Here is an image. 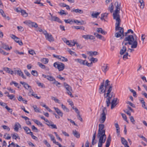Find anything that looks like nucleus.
I'll return each mask as SVG.
<instances>
[{"mask_svg":"<svg viewBox=\"0 0 147 147\" xmlns=\"http://www.w3.org/2000/svg\"><path fill=\"white\" fill-rule=\"evenodd\" d=\"M43 142L44 144L48 147H50L51 145L46 140H44Z\"/></svg>","mask_w":147,"mask_h":147,"instance_id":"13d9d810","label":"nucleus"},{"mask_svg":"<svg viewBox=\"0 0 147 147\" xmlns=\"http://www.w3.org/2000/svg\"><path fill=\"white\" fill-rule=\"evenodd\" d=\"M139 100L142 104V107L145 109H147V108L146 107L145 103L143 98L139 97Z\"/></svg>","mask_w":147,"mask_h":147,"instance_id":"aec40b11","label":"nucleus"},{"mask_svg":"<svg viewBox=\"0 0 147 147\" xmlns=\"http://www.w3.org/2000/svg\"><path fill=\"white\" fill-rule=\"evenodd\" d=\"M33 107L35 112H40V110L39 108L37 107L36 105H34L33 106Z\"/></svg>","mask_w":147,"mask_h":147,"instance_id":"ea45409f","label":"nucleus"},{"mask_svg":"<svg viewBox=\"0 0 147 147\" xmlns=\"http://www.w3.org/2000/svg\"><path fill=\"white\" fill-rule=\"evenodd\" d=\"M96 132H95L94 133V134L93 135L92 139V144L93 145H94L96 143V142H94V141L95 139V137H96Z\"/></svg>","mask_w":147,"mask_h":147,"instance_id":"79ce46f5","label":"nucleus"},{"mask_svg":"<svg viewBox=\"0 0 147 147\" xmlns=\"http://www.w3.org/2000/svg\"><path fill=\"white\" fill-rule=\"evenodd\" d=\"M50 127L52 129H57L56 125L55 124H54L53 123L50 125Z\"/></svg>","mask_w":147,"mask_h":147,"instance_id":"680f3d73","label":"nucleus"},{"mask_svg":"<svg viewBox=\"0 0 147 147\" xmlns=\"http://www.w3.org/2000/svg\"><path fill=\"white\" fill-rule=\"evenodd\" d=\"M115 24L116 30H119V32H116L115 34V36L117 38H119L121 35L123 36V28L120 27L121 21H116Z\"/></svg>","mask_w":147,"mask_h":147,"instance_id":"39448f33","label":"nucleus"},{"mask_svg":"<svg viewBox=\"0 0 147 147\" xmlns=\"http://www.w3.org/2000/svg\"><path fill=\"white\" fill-rule=\"evenodd\" d=\"M23 128L27 134H30V135L32 133L30 129L27 127H23Z\"/></svg>","mask_w":147,"mask_h":147,"instance_id":"393cba45","label":"nucleus"},{"mask_svg":"<svg viewBox=\"0 0 147 147\" xmlns=\"http://www.w3.org/2000/svg\"><path fill=\"white\" fill-rule=\"evenodd\" d=\"M49 19L51 21H56L59 23H62V22L58 17L53 15H51V17H49Z\"/></svg>","mask_w":147,"mask_h":147,"instance_id":"f8f14e48","label":"nucleus"},{"mask_svg":"<svg viewBox=\"0 0 147 147\" xmlns=\"http://www.w3.org/2000/svg\"><path fill=\"white\" fill-rule=\"evenodd\" d=\"M97 32L98 33H101L104 35L107 33L106 32L103 31L101 28H98L97 30Z\"/></svg>","mask_w":147,"mask_h":147,"instance_id":"cd10ccee","label":"nucleus"},{"mask_svg":"<svg viewBox=\"0 0 147 147\" xmlns=\"http://www.w3.org/2000/svg\"><path fill=\"white\" fill-rule=\"evenodd\" d=\"M54 109L59 116H61V117L63 116V113L58 108L55 107H54Z\"/></svg>","mask_w":147,"mask_h":147,"instance_id":"f3484780","label":"nucleus"},{"mask_svg":"<svg viewBox=\"0 0 147 147\" xmlns=\"http://www.w3.org/2000/svg\"><path fill=\"white\" fill-rule=\"evenodd\" d=\"M22 15L25 17H27L28 16V13H26L25 11L22 9L21 11Z\"/></svg>","mask_w":147,"mask_h":147,"instance_id":"473e14b6","label":"nucleus"},{"mask_svg":"<svg viewBox=\"0 0 147 147\" xmlns=\"http://www.w3.org/2000/svg\"><path fill=\"white\" fill-rule=\"evenodd\" d=\"M20 83L23 85V86L25 89L28 90L31 87L29 86L27 83L24 82H20Z\"/></svg>","mask_w":147,"mask_h":147,"instance_id":"6ab92c4d","label":"nucleus"},{"mask_svg":"<svg viewBox=\"0 0 147 147\" xmlns=\"http://www.w3.org/2000/svg\"><path fill=\"white\" fill-rule=\"evenodd\" d=\"M18 100L20 101H22V102L25 103H26L27 101L24 98H23L21 96H19L18 98Z\"/></svg>","mask_w":147,"mask_h":147,"instance_id":"58836bf2","label":"nucleus"},{"mask_svg":"<svg viewBox=\"0 0 147 147\" xmlns=\"http://www.w3.org/2000/svg\"><path fill=\"white\" fill-rule=\"evenodd\" d=\"M72 12H75L76 13H78L80 14H82L84 13L83 10L79 9H73L71 11Z\"/></svg>","mask_w":147,"mask_h":147,"instance_id":"4468645a","label":"nucleus"},{"mask_svg":"<svg viewBox=\"0 0 147 147\" xmlns=\"http://www.w3.org/2000/svg\"><path fill=\"white\" fill-rule=\"evenodd\" d=\"M139 2L140 4V7L141 9H143L144 7V4L143 3V0H141V1H139Z\"/></svg>","mask_w":147,"mask_h":147,"instance_id":"603ef678","label":"nucleus"},{"mask_svg":"<svg viewBox=\"0 0 147 147\" xmlns=\"http://www.w3.org/2000/svg\"><path fill=\"white\" fill-rule=\"evenodd\" d=\"M126 50V48L125 46H123L122 49H121L120 51V53L121 55H123L125 52Z\"/></svg>","mask_w":147,"mask_h":147,"instance_id":"c9c22d12","label":"nucleus"},{"mask_svg":"<svg viewBox=\"0 0 147 147\" xmlns=\"http://www.w3.org/2000/svg\"><path fill=\"white\" fill-rule=\"evenodd\" d=\"M102 71L105 74L106 71L109 69V67L107 64H104L102 67Z\"/></svg>","mask_w":147,"mask_h":147,"instance_id":"a211bd4d","label":"nucleus"},{"mask_svg":"<svg viewBox=\"0 0 147 147\" xmlns=\"http://www.w3.org/2000/svg\"><path fill=\"white\" fill-rule=\"evenodd\" d=\"M2 127L4 129H7L8 131H9L10 130V128L7 126L3 125L2 126Z\"/></svg>","mask_w":147,"mask_h":147,"instance_id":"e2e57ef3","label":"nucleus"},{"mask_svg":"<svg viewBox=\"0 0 147 147\" xmlns=\"http://www.w3.org/2000/svg\"><path fill=\"white\" fill-rule=\"evenodd\" d=\"M13 84H14L15 86L16 87H17L18 88H19V87L18 86V84L16 82H15L14 81H12L10 83V84L11 85H12Z\"/></svg>","mask_w":147,"mask_h":147,"instance_id":"6e6d98bb","label":"nucleus"},{"mask_svg":"<svg viewBox=\"0 0 147 147\" xmlns=\"http://www.w3.org/2000/svg\"><path fill=\"white\" fill-rule=\"evenodd\" d=\"M5 109L8 111L9 112L11 113L13 110L9 107L7 105L5 107Z\"/></svg>","mask_w":147,"mask_h":147,"instance_id":"4d7b16f0","label":"nucleus"},{"mask_svg":"<svg viewBox=\"0 0 147 147\" xmlns=\"http://www.w3.org/2000/svg\"><path fill=\"white\" fill-rule=\"evenodd\" d=\"M10 36L12 39H14L15 42L18 43L20 45H23V44L22 41L21 40L20 41L19 38L16 37L15 35L11 34H10Z\"/></svg>","mask_w":147,"mask_h":147,"instance_id":"1a4fd4ad","label":"nucleus"},{"mask_svg":"<svg viewBox=\"0 0 147 147\" xmlns=\"http://www.w3.org/2000/svg\"><path fill=\"white\" fill-rule=\"evenodd\" d=\"M12 138L13 139L15 140H16L17 139H20V137L18 136V135L17 134H13L12 136Z\"/></svg>","mask_w":147,"mask_h":147,"instance_id":"49530a36","label":"nucleus"},{"mask_svg":"<svg viewBox=\"0 0 147 147\" xmlns=\"http://www.w3.org/2000/svg\"><path fill=\"white\" fill-rule=\"evenodd\" d=\"M48 135L50 137L51 140L53 141V142H55V138L53 135L51 134H48Z\"/></svg>","mask_w":147,"mask_h":147,"instance_id":"c03bdc74","label":"nucleus"},{"mask_svg":"<svg viewBox=\"0 0 147 147\" xmlns=\"http://www.w3.org/2000/svg\"><path fill=\"white\" fill-rule=\"evenodd\" d=\"M75 60L76 61L79 63L81 64L85 65V62L86 61L85 60H83L81 59H76Z\"/></svg>","mask_w":147,"mask_h":147,"instance_id":"b1692460","label":"nucleus"},{"mask_svg":"<svg viewBox=\"0 0 147 147\" xmlns=\"http://www.w3.org/2000/svg\"><path fill=\"white\" fill-rule=\"evenodd\" d=\"M106 140H99L98 143V147H102V144L104 143Z\"/></svg>","mask_w":147,"mask_h":147,"instance_id":"f704fd0d","label":"nucleus"},{"mask_svg":"<svg viewBox=\"0 0 147 147\" xmlns=\"http://www.w3.org/2000/svg\"><path fill=\"white\" fill-rule=\"evenodd\" d=\"M38 64L39 66L43 69H45L46 70L49 71V69L48 67H46L45 65H43L40 62H38Z\"/></svg>","mask_w":147,"mask_h":147,"instance_id":"4be33fe9","label":"nucleus"},{"mask_svg":"<svg viewBox=\"0 0 147 147\" xmlns=\"http://www.w3.org/2000/svg\"><path fill=\"white\" fill-rule=\"evenodd\" d=\"M115 126L116 129L117 133L118 134V135L120 134V128L118 124L117 123L115 124Z\"/></svg>","mask_w":147,"mask_h":147,"instance_id":"7c9ffc66","label":"nucleus"},{"mask_svg":"<svg viewBox=\"0 0 147 147\" xmlns=\"http://www.w3.org/2000/svg\"><path fill=\"white\" fill-rule=\"evenodd\" d=\"M108 9L111 13L113 11V5L112 3L110 4L109 7Z\"/></svg>","mask_w":147,"mask_h":147,"instance_id":"37998d69","label":"nucleus"},{"mask_svg":"<svg viewBox=\"0 0 147 147\" xmlns=\"http://www.w3.org/2000/svg\"><path fill=\"white\" fill-rule=\"evenodd\" d=\"M17 74L20 76L22 77V78L24 79H26V77L25 76L23 73V72L21 71L20 69H19L17 70Z\"/></svg>","mask_w":147,"mask_h":147,"instance_id":"dca6fc26","label":"nucleus"},{"mask_svg":"<svg viewBox=\"0 0 147 147\" xmlns=\"http://www.w3.org/2000/svg\"><path fill=\"white\" fill-rule=\"evenodd\" d=\"M109 82L110 81L107 80L104 84V80L99 88L101 90L100 93L101 94L104 93V96L105 98H106V102L107 107H109L110 105L111 99L115 96L113 92H111L113 86L111 85H110L109 84Z\"/></svg>","mask_w":147,"mask_h":147,"instance_id":"f257e3e1","label":"nucleus"},{"mask_svg":"<svg viewBox=\"0 0 147 147\" xmlns=\"http://www.w3.org/2000/svg\"><path fill=\"white\" fill-rule=\"evenodd\" d=\"M121 142L124 145L125 147H129V146L127 142L123 138H121Z\"/></svg>","mask_w":147,"mask_h":147,"instance_id":"5701e85b","label":"nucleus"},{"mask_svg":"<svg viewBox=\"0 0 147 147\" xmlns=\"http://www.w3.org/2000/svg\"><path fill=\"white\" fill-rule=\"evenodd\" d=\"M61 107L63 109V110L67 112H68L69 111V109L67 108L65 106L63 105V104L61 105Z\"/></svg>","mask_w":147,"mask_h":147,"instance_id":"4c0bfd02","label":"nucleus"},{"mask_svg":"<svg viewBox=\"0 0 147 147\" xmlns=\"http://www.w3.org/2000/svg\"><path fill=\"white\" fill-rule=\"evenodd\" d=\"M32 22L30 20H28V21H26L24 22V23L28 25V26H30L31 23Z\"/></svg>","mask_w":147,"mask_h":147,"instance_id":"0e129e2a","label":"nucleus"},{"mask_svg":"<svg viewBox=\"0 0 147 147\" xmlns=\"http://www.w3.org/2000/svg\"><path fill=\"white\" fill-rule=\"evenodd\" d=\"M21 127V125L20 123L18 122H16L15 123L14 128V130L18 131V130L19 128Z\"/></svg>","mask_w":147,"mask_h":147,"instance_id":"412c9836","label":"nucleus"},{"mask_svg":"<svg viewBox=\"0 0 147 147\" xmlns=\"http://www.w3.org/2000/svg\"><path fill=\"white\" fill-rule=\"evenodd\" d=\"M24 72L26 75L28 77H30L31 76V74L26 69L24 70Z\"/></svg>","mask_w":147,"mask_h":147,"instance_id":"bf43d9fd","label":"nucleus"},{"mask_svg":"<svg viewBox=\"0 0 147 147\" xmlns=\"http://www.w3.org/2000/svg\"><path fill=\"white\" fill-rule=\"evenodd\" d=\"M53 57H55L56 58L60 59V60H61L62 57V56L61 55H56L55 54H53Z\"/></svg>","mask_w":147,"mask_h":147,"instance_id":"774afa93","label":"nucleus"},{"mask_svg":"<svg viewBox=\"0 0 147 147\" xmlns=\"http://www.w3.org/2000/svg\"><path fill=\"white\" fill-rule=\"evenodd\" d=\"M42 61L44 64H46L48 63L49 60L47 58H43L42 60Z\"/></svg>","mask_w":147,"mask_h":147,"instance_id":"3c124183","label":"nucleus"},{"mask_svg":"<svg viewBox=\"0 0 147 147\" xmlns=\"http://www.w3.org/2000/svg\"><path fill=\"white\" fill-rule=\"evenodd\" d=\"M3 70L6 71L7 73H10V71L11 70V69L8 68L7 67H4L3 69Z\"/></svg>","mask_w":147,"mask_h":147,"instance_id":"a18cd8bd","label":"nucleus"},{"mask_svg":"<svg viewBox=\"0 0 147 147\" xmlns=\"http://www.w3.org/2000/svg\"><path fill=\"white\" fill-rule=\"evenodd\" d=\"M1 48L7 51H8V50L9 49V47L8 45L4 43H3L2 44Z\"/></svg>","mask_w":147,"mask_h":147,"instance_id":"72a5a7b5","label":"nucleus"},{"mask_svg":"<svg viewBox=\"0 0 147 147\" xmlns=\"http://www.w3.org/2000/svg\"><path fill=\"white\" fill-rule=\"evenodd\" d=\"M98 54V52L96 51H89L88 52V54L90 56H92L93 55L96 56Z\"/></svg>","mask_w":147,"mask_h":147,"instance_id":"bb28decb","label":"nucleus"},{"mask_svg":"<svg viewBox=\"0 0 147 147\" xmlns=\"http://www.w3.org/2000/svg\"><path fill=\"white\" fill-rule=\"evenodd\" d=\"M73 134L74 136L76 137L77 138H78L80 137V134L76 130H73Z\"/></svg>","mask_w":147,"mask_h":147,"instance_id":"c85d7f7f","label":"nucleus"},{"mask_svg":"<svg viewBox=\"0 0 147 147\" xmlns=\"http://www.w3.org/2000/svg\"><path fill=\"white\" fill-rule=\"evenodd\" d=\"M45 38L49 42H52L54 41V39L52 35L49 33L45 36Z\"/></svg>","mask_w":147,"mask_h":147,"instance_id":"ddd939ff","label":"nucleus"},{"mask_svg":"<svg viewBox=\"0 0 147 147\" xmlns=\"http://www.w3.org/2000/svg\"><path fill=\"white\" fill-rule=\"evenodd\" d=\"M93 63L96 62L98 61V59L97 58L92 57L91 58L90 60Z\"/></svg>","mask_w":147,"mask_h":147,"instance_id":"052dcab7","label":"nucleus"},{"mask_svg":"<svg viewBox=\"0 0 147 147\" xmlns=\"http://www.w3.org/2000/svg\"><path fill=\"white\" fill-rule=\"evenodd\" d=\"M108 15V13H105L102 14L101 15L100 19L102 20H104L105 21V19L107 18Z\"/></svg>","mask_w":147,"mask_h":147,"instance_id":"a878e982","label":"nucleus"},{"mask_svg":"<svg viewBox=\"0 0 147 147\" xmlns=\"http://www.w3.org/2000/svg\"><path fill=\"white\" fill-rule=\"evenodd\" d=\"M122 44H124L125 45H127L128 44L131 45V47L132 48H136L138 45V42L136 39H135L132 35H129L126 37Z\"/></svg>","mask_w":147,"mask_h":147,"instance_id":"f03ea898","label":"nucleus"},{"mask_svg":"<svg viewBox=\"0 0 147 147\" xmlns=\"http://www.w3.org/2000/svg\"><path fill=\"white\" fill-rule=\"evenodd\" d=\"M97 137L99 140H106L107 137L105 134V130L104 129V125L99 124Z\"/></svg>","mask_w":147,"mask_h":147,"instance_id":"7ed1b4c3","label":"nucleus"},{"mask_svg":"<svg viewBox=\"0 0 147 147\" xmlns=\"http://www.w3.org/2000/svg\"><path fill=\"white\" fill-rule=\"evenodd\" d=\"M47 77V79L50 81H55V79L51 76L48 75V76Z\"/></svg>","mask_w":147,"mask_h":147,"instance_id":"e433bc0d","label":"nucleus"},{"mask_svg":"<svg viewBox=\"0 0 147 147\" xmlns=\"http://www.w3.org/2000/svg\"><path fill=\"white\" fill-rule=\"evenodd\" d=\"M100 12H98L95 13H93L92 15V16L93 18H97L98 16L100 14Z\"/></svg>","mask_w":147,"mask_h":147,"instance_id":"de8ad7c7","label":"nucleus"},{"mask_svg":"<svg viewBox=\"0 0 147 147\" xmlns=\"http://www.w3.org/2000/svg\"><path fill=\"white\" fill-rule=\"evenodd\" d=\"M54 66L59 71H61L63 70L65 68L64 64L59 62H56L53 64Z\"/></svg>","mask_w":147,"mask_h":147,"instance_id":"0eeeda50","label":"nucleus"},{"mask_svg":"<svg viewBox=\"0 0 147 147\" xmlns=\"http://www.w3.org/2000/svg\"><path fill=\"white\" fill-rule=\"evenodd\" d=\"M63 86L66 90L67 94L69 95L71 97H73L74 96L72 95L71 92L72 90L71 87L66 82L64 83Z\"/></svg>","mask_w":147,"mask_h":147,"instance_id":"6e6552de","label":"nucleus"},{"mask_svg":"<svg viewBox=\"0 0 147 147\" xmlns=\"http://www.w3.org/2000/svg\"><path fill=\"white\" fill-rule=\"evenodd\" d=\"M64 21L66 23H68L71 24H72L74 23V21L73 20H70V19L64 20Z\"/></svg>","mask_w":147,"mask_h":147,"instance_id":"2f4dec72","label":"nucleus"},{"mask_svg":"<svg viewBox=\"0 0 147 147\" xmlns=\"http://www.w3.org/2000/svg\"><path fill=\"white\" fill-rule=\"evenodd\" d=\"M31 73V74L34 76H37L38 75V73L36 71L32 70Z\"/></svg>","mask_w":147,"mask_h":147,"instance_id":"8fccbe9b","label":"nucleus"},{"mask_svg":"<svg viewBox=\"0 0 147 147\" xmlns=\"http://www.w3.org/2000/svg\"><path fill=\"white\" fill-rule=\"evenodd\" d=\"M30 26H31L32 27H34L35 28H37L38 27V25L35 22H32Z\"/></svg>","mask_w":147,"mask_h":147,"instance_id":"864d4df0","label":"nucleus"},{"mask_svg":"<svg viewBox=\"0 0 147 147\" xmlns=\"http://www.w3.org/2000/svg\"><path fill=\"white\" fill-rule=\"evenodd\" d=\"M54 133L55 134V135L57 139L59 140L60 141H61L62 140V139L59 137V135H58L57 132H54Z\"/></svg>","mask_w":147,"mask_h":147,"instance_id":"69168bd1","label":"nucleus"},{"mask_svg":"<svg viewBox=\"0 0 147 147\" xmlns=\"http://www.w3.org/2000/svg\"><path fill=\"white\" fill-rule=\"evenodd\" d=\"M116 10L113 14V19L115 20L116 21H121L119 15L120 6L119 4H118L117 2L115 3Z\"/></svg>","mask_w":147,"mask_h":147,"instance_id":"20e7f679","label":"nucleus"},{"mask_svg":"<svg viewBox=\"0 0 147 147\" xmlns=\"http://www.w3.org/2000/svg\"><path fill=\"white\" fill-rule=\"evenodd\" d=\"M102 110V112L100 115V121L101 123H104L105 120L107 110L105 107L103 108Z\"/></svg>","mask_w":147,"mask_h":147,"instance_id":"423d86ee","label":"nucleus"},{"mask_svg":"<svg viewBox=\"0 0 147 147\" xmlns=\"http://www.w3.org/2000/svg\"><path fill=\"white\" fill-rule=\"evenodd\" d=\"M0 13L2 15V16L4 18H6V15H5V13L4 11L3 10L1 9H0Z\"/></svg>","mask_w":147,"mask_h":147,"instance_id":"5fc2aeb1","label":"nucleus"},{"mask_svg":"<svg viewBox=\"0 0 147 147\" xmlns=\"http://www.w3.org/2000/svg\"><path fill=\"white\" fill-rule=\"evenodd\" d=\"M94 34L95 36L97 38L102 40L103 41H105V38H104V36H102V35L96 33H94Z\"/></svg>","mask_w":147,"mask_h":147,"instance_id":"2eb2a0df","label":"nucleus"},{"mask_svg":"<svg viewBox=\"0 0 147 147\" xmlns=\"http://www.w3.org/2000/svg\"><path fill=\"white\" fill-rule=\"evenodd\" d=\"M33 121L38 125L41 127H43V126L42 124L37 120L34 119L33 120Z\"/></svg>","mask_w":147,"mask_h":147,"instance_id":"c756f323","label":"nucleus"},{"mask_svg":"<svg viewBox=\"0 0 147 147\" xmlns=\"http://www.w3.org/2000/svg\"><path fill=\"white\" fill-rule=\"evenodd\" d=\"M121 116L123 119L127 123H129L127 119V117L126 115L123 113L121 114Z\"/></svg>","mask_w":147,"mask_h":147,"instance_id":"a19ab883","label":"nucleus"},{"mask_svg":"<svg viewBox=\"0 0 147 147\" xmlns=\"http://www.w3.org/2000/svg\"><path fill=\"white\" fill-rule=\"evenodd\" d=\"M68 51L71 55L76 56V53L75 52L71 51L70 49L68 50Z\"/></svg>","mask_w":147,"mask_h":147,"instance_id":"338daca9","label":"nucleus"},{"mask_svg":"<svg viewBox=\"0 0 147 147\" xmlns=\"http://www.w3.org/2000/svg\"><path fill=\"white\" fill-rule=\"evenodd\" d=\"M117 98H114L112 100L111 102V101H110V105L111 104V109H113L117 105ZM111 100H110V101H111Z\"/></svg>","mask_w":147,"mask_h":147,"instance_id":"9d476101","label":"nucleus"},{"mask_svg":"<svg viewBox=\"0 0 147 147\" xmlns=\"http://www.w3.org/2000/svg\"><path fill=\"white\" fill-rule=\"evenodd\" d=\"M0 53L4 55H7L9 54V53H7L3 50L0 47Z\"/></svg>","mask_w":147,"mask_h":147,"instance_id":"09e8293b","label":"nucleus"},{"mask_svg":"<svg viewBox=\"0 0 147 147\" xmlns=\"http://www.w3.org/2000/svg\"><path fill=\"white\" fill-rule=\"evenodd\" d=\"M82 37L86 40H94L95 39V37L93 35L90 34L84 35L82 36Z\"/></svg>","mask_w":147,"mask_h":147,"instance_id":"9b49d317","label":"nucleus"}]
</instances>
